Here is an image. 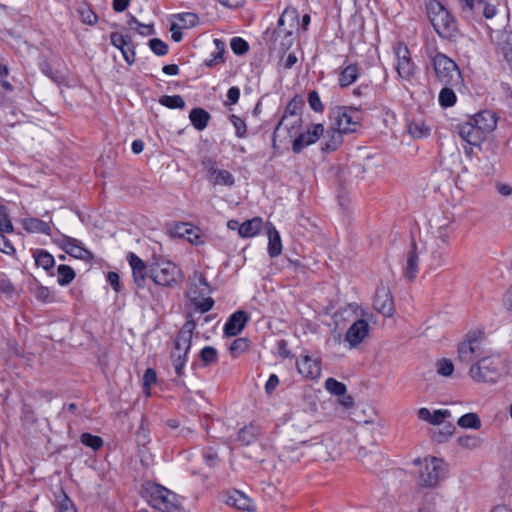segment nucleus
Instances as JSON below:
<instances>
[{"label": "nucleus", "mask_w": 512, "mask_h": 512, "mask_svg": "<svg viewBox=\"0 0 512 512\" xmlns=\"http://www.w3.org/2000/svg\"><path fill=\"white\" fill-rule=\"evenodd\" d=\"M508 373V361L501 354L485 355L474 362L469 370V375L474 381L486 384H495Z\"/></svg>", "instance_id": "1"}, {"label": "nucleus", "mask_w": 512, "mask_h": 512, "mask_svg": "<svg viewBox=\"0 0 512 512\" xmlns=\"http://www.w3.org/2000/svg\"><path fill=\"white\" fill-rule=\"evenodd\" d=\"M332 128L337 132L332 136V144H326V149L335 150L341 142V134L353 133L361 122V113L357 109L346 106H337L330 112Z\"/></svg>", "instance_id": "2"}, {"label": "nucleus", "mask_w": 512, "mask_h": 512, "mask_svg": "<svg viewBox=\"0 0 512 512\" xmlns=\"http://www.w3.org/2000/svg\"><path fill=\"white\" fill-rule=\"evenodd\" d=\"M428 15L436 33L443 39L455 40L459 34L456 20L438 1L428 6Z\"/></svg>", "instance_id": "3"}, {"label": "nucleus", "mask_w": 512, "mask_h": 512, "mask_svg": "<svg viewBox=\"0 0 512 512\" xmlns=\"http://www.w3.org/2000/svg\"><path fill=\"white\" fill-rule=\"evenodd\" d=\"M196 323L193 319H188L178 332L174 341V350L171 353L172 363L177 376L184 375V367L187 362V354L190 351L193 331Z\"/></svg>", "instance_id": "4"}, {"label": "nucleus", "mask_w": 512, "mask_h": 512, "mask_svg": "<svg viewBox=\"0 0 512 512\" xmlns=\"http://www.w3.org/2000/svg\"><path fill=\"white\" fill-rule=\"evenodd\" d=\"M486 346L484 333L469 332L458 345V360L464 364L476 362L486 355Z\"/></svg>", "instance_id": "5"}, {"label": "nucleus", "mask_w": 512, "mask_h": 512, "mask_svg": "<svg viewBox=\"0 0 512 512\" xmlns=\"http://www.w3.org/2000/svg\"><path fill=\"white\" fill-rule=\"evenodd\" d=\"M208 294H210V287L206 278L201 272H194L187 297L201 313L208 312L214 305V300L206 297Z\"/></svg>", "instance_id": "6"}, {"label": "nucleus", "mask_w": 512, "mask_h": 512, "mask_svg": "<svg viewBox=\"0 0 512 512\" xmlns=\"http://www.w3.org/2000/svg\"><path fill=\"white\" fill-rule=\"evenodd\" d=\"M143 495L148 503L157 510L172 512L177 508L176 495L159 484L146 483L143 486Z\"/></svg>", "instance_id": "7"}, {"label": "nucleus", "mask_w": 512, "mask_h": 512, "mask_svg": "<svg viewBox=\"0 0 512 512\" xmlns=\"http://www.w3.org/2000/svg\"><path fill=\"white\" fill-rule=\"evenodd\" d=\"M432 64L438 80L446 86H458L462 82L461 72L457 64L443 53L437 52Z\"/></svg>", "instance_id": "8"}, {"label": "nucleus", "mask_w": 512, "mask_h": 512, "mask_svg": "<svg viewBox=\"0 0 512 512\" xmlns=\"http://www.w3.org/2000/svg\"><path fill=\"white\" fill-rule=\"evenodd\" d=\"M299 29V17L295 9H285L278 20V27L274 31L276 39L284 49H289L294 42V34Z\"/></svg>", "instance_id": "9"}, {"label": "nucleus", "mask_w": 512, "mask_h": 512, "mask_svg": "<svg viewBox=\"0 0 512 512\" xmlns=\"http://www.w3.org/2000/svg\"><path fill=\"white\" fill-rule=\"evenodd\" d=\"M149 277L157 285L174 286L181 279V272L171 261L159 260L149 266Z\"/></svg>", "instance_id": "10"}, {"label": "nucleus", "mask_w": 512, "mask_h": 512, "mask_svg": "<svg viewBox=\"0 0 512 512\" xmlns=\"http://www.w3.org/2000/svg\"><path fill=\"white\" fill-rule=\"evenodd\" d=\"M445 463L436 457H426L423 460V468L419 479L422 486L435 487L445 477Z\"/></svg>", "instance_id": "11"}, {"label": "nucleus", "mask_w": 512, "mask_h": 512, "mask_svg": "<svg viewBox=\"0 0 512 512\" xmlns=\"http://www.w3.org/2000/svg\"><path fill=\"white\" fill-rule=\"evenodd\" d=\"M395 54L397 57V73L400 78L409 80L415 71V65L410 57V52L406 45L399 43L395 47Z\"/></svg>", "instance_id": "12"}, {"label": "nucleus", "mask_w": 512, "mask_h": 512, "mask_svg": "<svg viewBox=\"0 0 512 512\" xmlns=\"http://www.w3.org/2000/svg\"><path fill=\"white\" fill-rule=\"evenodd\" d=\"M373 306L383 316H393L395 312L394 300L388 286L381 284L377 287Z\"/></svg>", "instance_id": "13"}, {"label": "nucleus", "mask_w": 512, "mask_h": 512, "mask_svg": "<svg viewBox=\"0 0 512 512\" xmlns=\"http://www.w3.org/2000/svg\"><path fill=\"white\" fill-rule=\"evenodd\" d=\"M324 132L322 124H315L306 132L299 134L293 141L292 149L294 153H300L304 147L314 144Z\"/></svg>", "instance_id": "14"}, {"label": "nucleus", "mask_w": 512, "mask_h": 512, "mask_svg": "<svg viewBox=\"0 0 512 512\" xmlns=\"http://www.w3.org/2000/svg\"><path fill=\"white\" fill-rule=\"evenodd\" d=\"M127 261L132 269L134 283L138 288H144L146 277L149 275L145 262L133 252L128 253Z\"/></svg>", "instance_id": "15"}, {"label": "nucleus", "mask_w": 512, "mask_h": 512, "mask_svg": "<svg viewBox=\"0 0 512 512\" xmlns=\"http://www.w3.org/2000/svg\"><path fill=\"white\" fill-rule=\"evenodd\" d=\"M460 138L472 146H479L486 137L469 119L457 126Z\"/></svg>", "instance_id": "16"}, {"label": "nucleus", "mask_w": 512, "mask_h": 512, "mask_svg": "<svg viewBox=\"0 0 512 512\" xmlns=\"http://www.w3.org/2000/svg\"><path fill=\"white\" fill-rule=\"evenodd\" d=\"M298 372L307 379H317L321 375V363L318 358L301 356L296 362Z\"/></svg>", "instance_id": "17"}, {"label": "nucleus", "mask_w": 512, "mask_h": 512, "mask_svg": "<svg viewBox=\"0 0 512 512\" xmlns=\"http://www.w3.org/2000/svg\"><path fill=\"white\" fill-rule=\"evenodd\" d=\"M469 119L485 137L494 131L497 126V116L490 110L481 111Z\"/></svg>", "instance_id": "18"}, {"label": "nucleus", "mask_w": 512, "mask_h": 512, "mask_svg": "<svg viewBox=\"0 0 512 512\" xmlns=\"http://www.w3.org/2000/svg\"><path fill=\"white\" fill-rule=\"evenodd\" d=\"M369 324L367 321L360 319L355 321L347 330L345 339L349 342L351 348L359 345L368 335Z\"/></svg>", "instance_id": "19"}, {"label": "nucleus", "mask_w": 512, "mask_h": 512, "mask_svg": "<svg viewBox=\"0 0 512 512\" xmlns=\"http://www.w3.org/2000/svg\"><path fill=\"white\" fill-rule=\"evenodd\" d=\"M249 316L245 311L239 310L233 313L224 325L226 336L232 337L238 335L245 327Z\"/></svg>", "instance_id": "20"}, {"label": "nucleus", "mask_w": 512, "mask_h": 512, "mask_svg": "<svg viewBox=\"0 0 512 512\" xmlns=\"http://www.w3.org/2000/svg\"><path fill=\"white\" fill-rule=\"evenodd\" d=\"M62 249L74 258L90 261L93 258L92 253L80 245V242L74 238L66 237L62 240Z\"/></svg>", "instance_id": "21"}, {"label": "nucleus", "mask_w": 512, "mask_h": 512, "mask_svg": "<svg viewBox=\"0 0 512 512\" xmlns=\"http://www.w3.org/2000/svg\"><path fill=\"white\" fill-rule=\"evenodd\" d=\"M301 116L300 115H292V117H282L278 125L276 126L273 134V141L275 138L283 131L286 130L290 137H294L298 129L301 126Z\"/></svg>", "instance_id": "22"}, {"label": "nucleus", "mask_w": 512, "mask_h": 512, "mask_svg": "<svg viewBox=\"0 0 512 512\" xmlns=\"http://www.w3.org/2000/svg\"><path fill=\"white\" fill-rule=\"evenodd\" d=\"M224 502L239 510L251 511L254 508L251 499L239 490L227 493Z\"/></svg>", "instance_id": "23"}, {"label": "nucleus", "mask_w": 512, "mask_h": 512, "mask_svg": "<svg viewBox=\"0 0 512 512\" xmlns=\"http://www.w3.org/2000/svg\"><path fill=\"white\" fill-rule=\"evenodd\" d=\"M23 228L29 233L50 235L51 229L48 223L38 218H25L22 221Z\"/></svg>", "instance_id": "24"}, {"label": "nucleus", "mask_w": 512, "mask_h": 512, "mask_svg": "<svg viewBox=\"0 0 512 512\" xmlns=\"http://www.w3.org/2000/svg\"><path fill=\"white\" fill-rule=\"evenodd\" d=\"M418 254L416 252V244L413 242L411 245V250L407 255V261L404 268V276L408 280H413L418 273Z\"/></svg>", "instance_id": "25"}, {"label": "nucleus", "mask_w": 512, "mask_h": 512, "mask_svg": "<svg viewBox=\"0 0 512 512\" xmlns=\"http://www.w3.org/2000/svg\"><path fill=\"white\" fill-rule=\"evenodd\" d=\"M210 118V114L203 108H193L189 113V119L198 131H202L207 127Z\"/></svg>", "instance_id": "26"}, {"label": "nucleus", "mask_w": 512, "mask_h": 512, "mask_svg": "<svg viewBox=\"0 0 512 512\" xmlns=\"http://www.w3.org/2000/svg\"><path fill=\"white\" fill-rule=\"evenodd\" d=\"M359 77V68L356 64H349L344 67L339 75V85L346 88L353 84Z\"/></svg>", "instance_id": "27"}, {"label": "nucleus", "mask_w": 512, "mask_h": 512, "mask_svg": "<svg viewBox=\"0 0 512 512\" xmlns=\"http://www.w3.org/2000/svg\"><path fill=\"white\" fill-rule=\"evenodd\" d=\"M262 229V220L261 218H253L243 222L239 226V235L243 238H249L260 233Z\"/></svg>", "instance_id": "28"}, {"label": "nucleus", "mask_w": 512, "mask_h": 512, "mask_svg": "<svg viewBox=\"0 0 512 512\" xmlns=\"http://www.w3.org/2000/svg\"><path fill=\"white\" fill-rule=\"evenodd\" d=\"M261 433L260 426L256 424H249L243 427L238 434V439L245 445H249L257 440L258 436Z\"/></svg>", "instance_id": "29"}, {"label": "nucleus", "mask_w": 512, "mask_h": 512, "mask_svg": "<svg viewBox=\"0 0 512 512\" xmlns=\"http://www.w3.org/2000/svg\"><path fill=\"white\" fill-rule=\"evenodd\" d=\"M268 237V253L270 257L279 256L282 252V243L278 231L275 228L269 229Z\"/></svg>", "instance_id": "30"}, {"label": "nucleus", "mask_w": 512, "mask_h": 512, "mask_svg": "<svg viewBox=\"0 0 512 512\" xmlns=\"http://www.w3.org/2000/svg\"><path fill=\"white\" fill-rule=\"evenodd\" d=\"M499 50L512 70V32H505L499 42Z\"/></svg>", "instance_id": "31"}, {"label": "nucleus", "mask_w": 512, "mask_h": 512, "mask_svg": "<svg viewBox=\"0 0 512 512\" xmlns=\"http://www.w3.org/2000/svg\"><path fill=\"white\" fill-rule=\"evenodd\" d=\"M457 424L466 429H480L481 428V420L479 416L476 413H467L462 415L458 421Z\"/></svg>", "instance_id": "32"}, {"label": "nucleus", "mask_w": 512, "mask_h": 512, "mask_svg": "<svg viewBox=\"0 0 512 512\" xmlns=\"http://www.w3.org/2000/svg\"><path fill=\"white\" fill-rule=\"evenodd\" d=\"M214 44L217 51L211 55V58L205 60L204 64L207 67H212L224 62L225 44L220 39H214Z\"/></svg>", "instance_id": "33"}, {"label": "nucleus", "mask_w": 512, "mask_h": 512, "mask_svg": "<svg viewBox=\"0 0 512 512\" xmlns=\"http://www.w3.org/2000/svg\"><path fill=\"white\" fill-rule=\"evenodd\" d=\"M36 265L44 270H49L54 266L53 256L44 250H38L34 253Z\"/></svg>", "instance_id": "34"}, {"label": "nucleus", "mask_w": 512, "mask_h": 512, "mask_svg": "<svg viewBox=\"0 0 512 512\" xmlns=\"http://www.w3.org/2000/svg\"><path fill=\"white\" fill-rule=\"evenodd\" d=\"M58 283L62 286L70 284L75 278L74 270L68 265H59L57 268Z\"/></svg>", "instance_id": "35"}, {"label": "nucleus", "mask_w": 512, "mask_h": 512, "mask_svg": "<svg viewBox=\"0 0 512 512\" xmlns=\"http://www.w3.org/2000/svg\"><path fill=\"white\" fill-rule=\"evenodd\" d=\"M407 129L413 138H422L429 134V128L423 121H412L408 124Z\"/></svg>", "instance_id": "36"}, {"label": "nucleus", "mask_w": 512, "mask_h": 512, "mask_svg": "<svg viewBox=\"0 0 512 512\" xmlns=\"http://www.w3.org/2000/svg\"><path fill=\"white\" fill-rule=\"evenodd\" d=\"M159 103L170 109H183L185 108V101L180 95L168 96L164 95L160 97Z\"/></svg>", "instance_id": "37"}, {"label": "nucleus", "mask_w": 512, "mask_h": 512, "mask_svg": "<svg viewBox=\"0 0 512 512\" xmlns=\"http://www.w3.org/2000/svg\"><path fill=\"white\" fill-rule=\"evenodd\" d=\"M210 181L214 185L232 186L234 184V177L229 171L220 169L212 178H210Z\"/></svg>", "instance_id": "38"}, {"label": "nucleus", "mask_w": 512, "mask_h": 512, "mask_svg": "<svg viewBox=\"0 0 512 512\" xmlns=\"http://www.w3.org/2000/svg\"><path fill=\"white\" fill-rule=\"evenodd\" d=\"M80 441L83 445L93 449L94 451L99 450L103 446V439L97 435L90 433H83L80 436Z\"/></svg>", "instance_id": "39"}, {"label": "nucleus", "mask_w": 512, "mask_h": 512, "mask_svg": "<svg viewBox=\"0 0 512 512\" xmlns=\"http://www.w3.org/2000/svg\"><path fill=\"white\" fill-rule=\"evenodd\" d=\"M325 389L336 396H342L346 393L347 388L344 383L334 379V378H328L325 381Z\"/></svg>", "instance_id": "40"}, {"label": "nucleus", "mask_w": 512, "mask_h": 512, "mask_svg": "<svg viewBox=\"0 0 512 512\" xmlns=\"http://www.w3.org/2000/svg\"><path fill=\"white\" fill-rule=\"evenodd\" d=\"M439 103L443 107H451L456 103V94L450 87H444L439 93Z\"/></svg>", "instance_id": "41"}, {"label": "nucleus", "mask_w": 512, "mask_h": 512, "mask_svg": "<svg viewBox=\"0 0 512 512\" xmlns=\"http://www.w3.org/2000/svg\"><path fill=\"white\" fill-rule=\"evenodd\" d=\"M436 370L440 376L450 377L454 372V365L451 360L443 358L436 362Z\"/></svg>", "instance_id": "42"}, {"label": "nucleus", "mask_w": 512, "mask_h": 512, "mask_svg": "<svg viewBox=\"0 0 512 512\" xmlns=\"http://www.w3.org/2000/svg\"><path fill=\"white\" fill-rule=\"evenodd\" d=\"M200 358L205 366L217 362L218 353L214 347L206 346L200 351Z\"/></svg>", "instance_id": "43"}, {"label": "nucleus", "mask_w": 512, "mask_h": 512, "mask_svg": "<svg viewBox=\"0 0 512 512\" xmlns=\"http://www.w3.org/2000/svg\"><path fill=\"white\" fill-rule=\"evenodd\" d=\"M56 498L59 504V512H76L73 502L64 491H60Z\"/></svg>", "instance_id": "44"}, {"label": "nucleus", "mask_w": 512, "mask_h": 512, "mask_svg": "<svg viewBox=\"0 0 512 512\" xmlns=\"http://www.w3.org/2000/svg\"><path fill=\"white\" fill-rule=\"evenodd\" d=\"M14 228L4 206H0V233H11Z\"/></svg>", "instance_id": "45"}, {"label": "nucleus", "mask_w": 512, "mask_h": 512, "mask_svg": "<svg viewBox=\"0 0 512 512\" xmlns=\"http://www.w3.org/2000/svg\"><path fill=\"white\" fill-rule=\"evenodd\" d=\"M110 41L111 44L119 50L131 44V38L129 36H125L117 32L110 35Z\"/></svg>", "instance_id": "46"}, {"label": "nucleus", "mask_w": 512, "mask_h": 512, "mask_svg": "<svg viewBox=\"0 0 512 512\" xmlns=\"http://www.w3.org/2000/svg\"><path fill=\"white\" fill-rule=\"evenodd\" d=\"M458 444L467 449H476L480 446L481 440L476 436L465 435L457 440Z\"/></svg>", "instance_id": "47"}, {"label": "nucleus", "mask_w": 512, "mask_h": 512, "mask_svg": "<svg viewBox=\"0 0 512 512\" xmlns=\"http://www.w3.org/2000/svg\"><path fill=\"white\" fill-rule=\"evenodd\" d=\"M230 46L232 51L237 55H243L249 49L248 43L240 37L232 38Z\"/></svg>", "instance_id": "48"}, {"label": "nucleus", "mask_w": 512, "mask_h": 512, "mask_svg": "<svg viewBox=\"0 0 512 512\" xmlns=\"http://www.w3.org/2000/svg\"><path fill=\"white\" fill-rule=\"evenodd\" d=\"M149 47L158 56H164L168 53V45L158 38L151 39Z\"/></svg>", "instance_id": "49"}, {"label": "nucleus", "mask_w": 512, "mask_h": 512, "mask_svg": "<svg viewBox=\"0 0 512 512\" xmlns=\"http://www.w3.org/2000/svg\"><path fill=\"white\" fill-rule=\"evenodd\" d=\"M32 294L39 301H42V302H51L52 301L51 292L47 287L37 285L35 288H33Z\"/></svg>", "instance_id": "50"}, {"label": "nucleus", "mask_w": 512, "mask_h": 512, "mask_svg": "<svg viewBox=\"0 0 512 512\" xmlns=\"http://www.w3.org/2000/svg\"><path fill=\"white\" fill-rule=\"evenodd\" d=\"M308 103L310 108L318 113L323 112L324 106L320 100V96L317 91L313 90L308 94Z\"/></svg>", "instance_id": "51"}, {"label": "nucleus", "mask_w": 512, "mask_h": 512, "mask_svg": "<svg viewBox=\"0 0 512 512\" xmlns=\"http://www.w3.org/2000/svg\"><path fill=\"white\" fill-rule=\"evenodd\" d=\"M230 120L236 130V136L238 138H243L246 134V129H247L244 120H242L240 117H238L234 114L230 116Z\"/></svg>", "instance_id": "52"}, {"label": "nucleus", "mask_w": 512, "mask_h": 512, "mask_svg": "<svg viewBox=\"0 0 512 512\" xmlns=\"http://www.w3.org/2000/svg\"><path fill=\"white\" fill-rule=\"evenodd\" d=\"M451 416V412L447 409H438L432 413L430 424L440 425L446 418Z\"/></svg>", "instance_id": "53"}, {"label": "nucleus", "mask_w": 512, "mask_h": 512, "mask_svg": "<svg viewBox=\"0 0 512 512\" xmlns=\"http://www.w3.org/2000/svg\"><path fill=\"white\" fill-rule=\"evenodd\" d=\"M248 348V340L245 338H238L235 339L231 346H230V352L232 354H240L246 351Z\"/></svg>", "instance_id": "54"}, {"label": "nucleus", "mask_w": 512, "mask_h": 512, "mask_svg": "<svg viewBox=\"0 0 512 512\" xmlns=\"http://www.w3.org/2000/svg\"><path fill=\"white\" fill-rule=\"evenodd\" d=\"M83 23L93 25L97 22V15L90 8H83L79 11Z\"/></svg>", "instance_id": "55"}, {"label": "nucleus", "mask_w": 512, "mask_h": 512, "mask_svg": "<svg viewBox=\"0 0 512 512\" xmlns=\"http://www.w3.org/2000/svg\"><path fill=\"white\" fill-rule=\"evenodd\" d=\"M475 8L482 9L483 15L486 18H492L496 13L495 7L493 5H489L486 0H477Z\"/></svg>", "instance_id": "56"}, {"label": "nucleus", "mask_w": 512, "mask_h": 512, "mask_svg": "<svg viewBox=\"0 0 512 512\" xmlns=\"http://www.w3.org/2000/svg\"><path fill=\"white\" fill-rule=\"evenodd\" d=\"M179 21L185 28L193 27L198 23V16L194 13H183L179 15Z\"/></svg>", "instance_id": "57"}, {"label": "nucleus", "mask_w": 512, "mask_h": 512, "mask_svg": "<svg viewBox=\"0 0 512 512\" xmlns=\"http://www.w3.org/2000/svg\"><path fill=\"white\" fill-rule=\"evenodd\" d=\"M0 251L7 255H12L15 253L14 246L3 233H0Z\"/></svg>", "instance_id": "58"}, {"label": "nucleus", "mask_w": 512, "mask_h": 512, "mask_svg": "<svg viewBox=\"0 0 512 512\" xmlns=\"http://www.w3.org/2000/svg\"><path fill=\"white\" fill-rule=\"evenodd\" d=\"M202 165L208 172L209 180L220 170L217 168V164H216L215 160H213L212 158L203 159Z\"/></svg>", "instance_id": "59"}, {"label": "nucleus", "mask_w": 512, "mask_h": 512, "mask_svg": "<svg viewBox=\"0 0 512 512\" xmlns=\"http://www.w3.org/2000/svg\"><path fill=\"white\" fill-rule=\"evenodd\" d=\"M240 97V89L236 86L229 88L227 92V101L225 105H234L238 102Z\"/></svg>", "instance_id": "60"}, {"label": "nucleus", "mask_w": 512, "mask_h": 512, "mask_svg": "<svg viewBox=\"0 0 512 512\" xmlns=\"http://www.w3.org/2000/svg\"><path fill=\"white\" fill-rule=\"evenodd\" d=\"M0 291L6 294H12L15 291L11 281L2 274H0Z\"/></svg>", "instance_id": "61"}, {"label": "nucleus", "mask_w": 512, "mask_h": 512, "mask_svg": "<svg viewBox=\"0 0 512 512\" xmlns=\"http://www.w3.org/2000/svg\"><path fill=\"white\" fill-rule=\"evenodd\" d=\"M120 51L122 52L125 61L129 65H131L135 61V51L132 48V43L127 47H123L122 49H120Z\"/></svg>", "instance_id": "62"}, {"label": "nucleus", "mask_w": 512, "mask_h": 512, "mask_svg": "<svg viewBox=\"0 0 512 512\" xmlns=\"http://www.w3.org/2000/svg\"><path fill=\"white\" fill-rule=\"evenodd\" d=\"M157 376L155 370L148 368L143 376L144 386L149 387L156 382Z\"/></svg>", "instance_id": "63"}, {"label": "nucleus", "mask_w": 512, "mask_h": 512, "mask_svg": "<svg viewBox=\"0 0 512 512\" xmlns=\"http://www.w3.org/2000/svg\"><path fill=\"white\" fill-rule=\"evenodd\" d=\"M107 281L113 287L116 292L120 291V278L118 273L110 271L107 274Z\"/></svg>", "instance_id": "64"}]
</instances>
